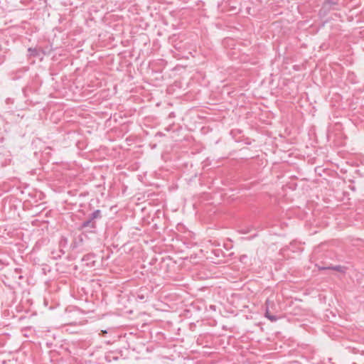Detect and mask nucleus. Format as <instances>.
I'll return each instance as SVG.
<instances>
[{
	"label": "nucleus",
	"instance_id": "1",
	"mask_svg": "<svg viewBox=\"0 0 364 364\" xmlns=\"http://www.w3.org/2000/svg\"><path fill=\"white\" fill-rule=\"evenodd\" d=\"M81 227L82 228H90L91 229H95L96 228V225L95 223L89 218L82 223Z\"/></svg>",
	"mask_w": 364,
	"mask_h": 364
},
{
	"label": "nucleus",
	"instance_id": "2",
	"mask_svg": "<svg viewBox=\"0 0 364 364\" xmlns=\"http://www.w3.org/2000/svg\"><path fill=\"white\" fill-rule=\"evenodd\" d=\"M101 218V212L100 210H95L90 216V218L94 220L96 218Z\"/></svg>",
	"mask_w": 364,
	"mask_h": 364
},
{
	"label": "nucleus",
	"instance_id": "3",
	"mask_svg": "<svg viewBox=\"0 0 364 364\" xmlns=\"http://www.w3.org/2000/svg\"><path fill=\"white\" fill-rule=\"evenodd\" d=\"M321 269H331L336 270L338 272H343V267L338 265V266L329 267H322Z\"/></svg>",
	"mask_w": 364,
	"mask_h": 364
},
{
	"label": "nucleus",
	"instance_id": "4",
	"mask_svg": "<svg viewBox=\"0 0 364 364\" xmlns=\"http://www.w3.org/2000/svg\"><path fill=\"white\" fill-rule=\"evenodd\" d=\"M269 304V300L267 299L266 302H265L267 307H266V311H265V314H264V316L267 318H268L269 316L271 315V314L269 313V309H268Z\"/></svg>",
	"mask_w": 364,
	"mask_h": 364
},
{
	"label": "nucleus",
	"instance_id": "5",
	"mask_svg": "<svg viewBox=\"0 0 364 364\" xmlns=\"http://www.w3.org/2000/svg\"><path fill=\"white\" fill-rule=\"evenodd\" d=\"M31 55L36 56L38 55V50L36 48H29L28 49Z\"/></svg>",
	"mask_w": 364,
	"mask_h": 364
},
{
	"label": "nucleus",
	"instance_id": "6",
	"mask_svg": "<svg viewBox=\"0 0 364 364\" xmlns=\"http://www.w3.org/2000/svg\"><path fill=\"white\" fill-rule=\"evenodd\" d=\"M269 321L274 322V321H277V319H278V317L275 315H272L271 314L270 316H268L267 318Z\"/></svg>",
	"mask_w": 364,
	"mask_h": 364
},
{
	"label": "nucleus",
	"instance_id": "7",
	"mask_svg": "<svg viewBox=\"0 0 364 364\" xmlns=\"http://www.w3.org/2000/svg\"><path fill=\"white\" fill-rule=\"evenodd\" d=\"M90 255H86L82 258V261L88 260L90 258Z\"/></svg>",
	"mask_w": 364,
	"mask_h": 364
}]
</instances>
